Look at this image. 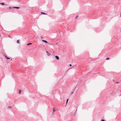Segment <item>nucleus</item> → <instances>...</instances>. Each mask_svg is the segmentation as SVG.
<instances>
[{"label":"nucleus","mask_w":121,"mask_h":121,"mask_svg":"<svg viewBox=\"0 0 121 121\" xmlns=\"http://www.w3.org/2000/svg\"><path fill=\"white\" fill-rule=\"evenodd\" d=\"M55 58H56V59L57 60H59V57L57 56H55Z\"/></svg>","instance_id":"nucleus-1"},{"label":"nucleus","mask_w":121,"mask_h":121,"mask_svg":"<svg viewBox=\"0 0 121 121\" xmlns=\"http://www.w3.org/2000/svg\"><path fill=\"white\" fill-rule=\"evenodd\" d=\"M20 7H13V8H16L17 9H18Z\"/></svg>","instance_id":"nucleus-2"},{"label":"nucleus","mask_w":121,"mask_h":121,"mask_svg":"<svg viewBox=\"0 0 121 121\" xmlns=\"http://www.w3.org/2000/svg\"><path fill=\"white\" fill-rule=\"evenodd\" d=\"M42 41L43 42H44L45 43H47V41H46L45 40H42Z\"/></svg>","instance_id":"nucleus-3"},{"label":"nucleus","mask_w":121,"mask_h":121,"mask_svg":"<svg viewBox=\"0 0 121 121\" xmlns=\"http://www.w3.org/2000/svg\"><path fill=\"white\" fill-rule=\"evenodd\" d=\"M17 43H20L19 42V40H17Z\"/></svg>","instance_id":"nucleus-4"},{"label":"nucleus","mask_w":121,"mask_h":121,"mask_svg":"<svg viewBox=\"0 0 121 121\" xmlns=\"http://www.w3.org/2000/svg\"><path fill=\"white\" fill-rule=\"evenodd\" d=\"M41 13L42 14H46L44 12H41Z\"/></svg>","instance_id":"nucleus-5"},{"label":"nucleus","mask_w":121,"mask_h":121,"mask_svg":"<svg viewBox=\"0 0 121 121\" xmlns=\"http://www.w3.org/2000/svg\"><path fill=\"white\" fill-rule=\"evenodd\" d=\"M32 43H27V45H28H28H30V44H32Z\"/></svg>","instance_id":"nucleus-6"},{"label":"nucleus","mask_w":121,"mask_h":121,"mask_svg":"<svg viewBox=\"0 0 121 121\" xmlns=\"http://www.w3.org/2000/svg\"><path fill=\"white\" fill-rule=\"evenodd\" d=\"M21 90H19V94H21Z\"/></svg>","instance_id":"nucleus-7"},{"label":"nucleus","mask_w":121,"mask_h":121,"mask_svg":"<svg viewBox=\"0 0 121 121\" xmlns=\"http://www.w3.org/2000/svg\"><path fill=\"white\" fill-rule=\"evenodd\" d=\"M55 109L54 108H53V111L54 112H55Z\"/></svg>","instance_id":"nucleus-8"},{"label":"nucleus","mask_w":121,"mask_h":121,"mask_svg":"<svg viewBox=\"0 0 121 121\" xmlns=\"http://www.w3.org/2000/svg\"><path fill=\"white\" fill-rule=\"evenodd\" d=\"M0 4H1L2 5H4V3H1Z\"/></svg>","instance_id":"nucleus-9"},{"label":"nucleus","mask_w":121,"mask_h":121,"mask_svg":"<svg viewBox=\"0 0 121 121\" xmlns=\"http://www.w3.org/2000/svg\"><path fill=\"white\" fill-rule=\"evenodd\" d=\"M5 57H6V59H10V58H8V57H7L6 56H5Z\"/></svg>","instance_id":"nucleus-10"},{"label":"nucleus","mask_w":121,"mask_h":121,"mask_svg":"<svg viewBox=\"0 0 121 121\" xmlns=\"http://www.w3.org/2000/svg\"><path fill=\"white\" fill-rule=\"evenodd\" d=\"M109 57H108V58H107L106 59V60H109Z\"/></svg>","instance_id":"nucleus-11"},{"label":"nucleus","mask_w":121,"mask_h":121,"mask_svg":"<svg viewBox=\"0 0 121 121\" xmlns=\"http://www.w3.org/2000/svg\"><path fill=\"white\" fill-rule=\"evenodd\" d=\"M68 100V99H67V100H66V104H67V103Z\"/></svg>","instance_id":"nucleus-12"},{"label":"nucleus","mask_w":121,"mask_h":121,"mask_svg":"<svg viewBox=\"0 0 121 121\" xmlns=\"http://www.w3.org/2000/svg\"><path fill=\"white\" fill-rule=\"evenodd\" d=\"M8 108H11V107L10 106H9L8 107Z\"/></svg>","instance_id":"nucleus-13"},{"label":"nucleus","mask_w":121,"mask_h":121,"mask_svg":"<svg viewBox=\"0 0 121 121\" xmlns=\"http://www.w3.org/2000/svg\"><path fill=\"white\" fill-rule=\"evenodd\" d=\"M101 121H105L104 120H101Z\"/></svg>","instance_id":"nucleus-14"},{"label":"nucleus","mask_w":121,"mask_h":121,"mask_svg":"<svg viewBox=\"0 0 121 121\" xmlns=\"http://www.w3.org/2000/svg\"><path fill=\"white\" fill-rule=\"evenodd\" d=\"M119 83V82H116V83Z\"/></svg>","instance_id":"nucleus-15"},{"label":"nucleus","mask_w":121,"mask_h":121,"mask_svg":"<svg viewBox=\"0 0 121 121\" xmlns=\"http://www.w3.org/2000/svg\"><path fill=\"white\" fill-rule=\"evenodd\" d=\"M69 66H71V64H70L69 65Z\"/></svg>","instance_id":"nucleus-16"},{"label":"nucleus","mask_w":121,"mask_h":121,"mask_svg":"<svg viewBox=\"0 0 121 121\" xmlns=\"http://www.w3.org/2000/svg\"><path fill=\"white\" fill-rule=\"evenodd\" d=\"M9 9H11V7H9Z\"/></svg>","instance_id":"nucleus-17"},{"label":"nucleus","mask_w":121,"mask_h":121,"mask_svg":"<svg viewBox=\"0 0 121 121\" xmlns=\"http://www.w3.org/2000/svg\"><path fill=\"white\" fill-rule=\"evenodd\" d=\"M50 55V54H48V56H49Z\"/></svg>","instance_id":"nucleus-18"},{"label":"nucleus","mask_w":121,"mask_h":121,"mask_svg":"<svg viewBox=\"0 0 121 121\" xmlns=\"http://www.w3.org/2000/svg\"><path fill=\"white\" fill-rule=\"evenodd\" d=\"M41 38H42H42H43V37H41Z\"/></svg>","instance_id":"nucleus-19"},{"label":"nucleus","mask_w":121,"mask_h":121,"mask_svg":"<svg viewBox=\"0 0 121 121\" xmlns=\"http://www.w3.org/2000/svg\"><path fill=\"white\" fill-rule=\"evenodd\" d=\"M46 52H47V53H48V52H47V51H46Z\"/></svg>","instance_id":"nucleus-20"},{"label":"nucleus","mask_w":121,"mask_h":121,"mask_svg":"<svg viewBox=\"0 0 121 121\" xmlns=\"http://www.w3.org/2000/svg\"><path fill=\"white\" fill-rule=\"evenodd\" d=\"M77 17V16H76V17Z\"/></svg>","instance_id":"nucleus-21"},{"label":"nucleus","mask_w":121,"mask_h":121,"mask_svg":"<svg viewBox=\"0 0 121 121\" xmlns=\"http://www.w3.org/2000/svg\"><path fill=\"white\" fill-rule=\"evenodd\" d=\"M73 93V92H72V94Z\"/></svg>","instance_id":"nucleus-22"}]
</instances>
